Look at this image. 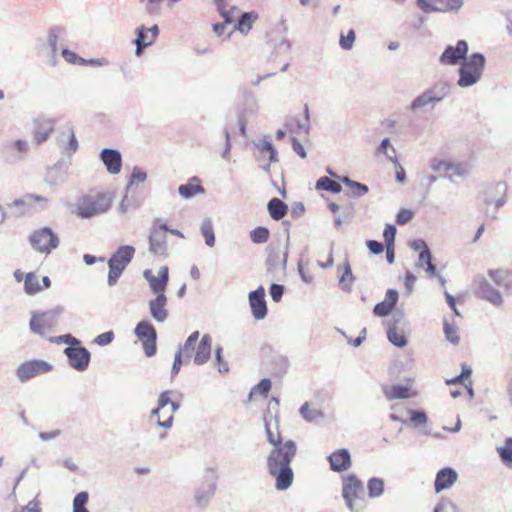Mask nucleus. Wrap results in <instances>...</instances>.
<instances>
[{
  "label": "nucleus",
  "mask_w": 512,
  "mask_h": 512,
  "mask_svg": "<svg viewBox=\"0 0 512 512\" xmlns=\"http://www.w3.org/2000/svg\"><path fill=\"white\" fill-rule=\"evenodd\" d=\"M266 438L272 449L267 455V471L275 479V488L278 491H285L291 487L294 480V472L291 462L297 453V445L293 440L283 442L275 422V431L271 424L265 423Z\"/></svg>",
  "instance_id": "nucleus-1"
},
{
  "label": "nucleus",
  "mask_w": 512,
  "mask_h": 512,
  "mask_svg": "<svg viewBox=\"0 0 512 512\" xmlns=\"http://www.w3.org/2000/svg\"><path fill=\"white\" fill-rule=\"evenodd\" d=\"M486 66V58L482 53H472L462 62L458 70L457 85L468 88L477 84L483 75Z\"/></svg>",
  "instance_id": "nucleus-2"
},
{
  "label": "nucleus",
  "mask_w": 512,
  "mask_h": 512,
  "mask_svg": "<svg viewBox=\"0 0 512 512\" xmlns=\"http://www.w3.org/2000/svg\"><path fill=\"white\" fill-rule=\"evenodd\" d=\"M363 490V483L356 475L349 474L343 479L342 496L351 512H360L366 507Z\"/></svg>",
  "instance_id": "nucleus-3"
},
{
  "label": "nucleus",
  "mask_w": 512,
  "mask_h": 512,
  "mask_svg": "<svg viewBox=\"0 0 512 512\" xmlns=\"http://www.w3.org/2000/svg\"><path fill=\"white\" fill-rule=\"evenodd\" d=\"M507 185L504 182H496L485 185L481 198L484 205L485 213L490 219L496 218L497 210L506 202Z\"/></svg>",
  "instance_id": "nucleus-4"
},
{
  "label": "nucleus",
  "mask_w": 512,
  "mask_h": 512,
  "mask_svg": "<svg viewBox=\"0 0 512 512\" xmlns=\"http://www.w3.org/2000/svg\"><path fill=\"white\" fill-rule=\"evenodd\" d=\"M112 198V194L109 192L84 196L78 200L76 212L82 218H91L105 213L111 206Z\"/></svg>",
  "instance_id": "nucleus-5"
},
{
  "label": "nucleus",
  "mask_w": 512,
  "mask_h": 512,
  "mask_svg": "<svg viewBox=\"0 0 512 512\" xmlns=\"http://www.w3.org/2000/svg\"><path fill=\"white\" fill-rule=\"evenodd\" d=\"M63 311L62 306H57L51 310L33 312L29 322L30 330L40 336L54 331L58 324V317Z\"/></svg>",
  "instance_id": "nucleus-6"
},
{
  "label": "nucleus",
  "mask_w": 512,
  "mask_h": 512,
  "mask_svg": "<svg viewBox=\"0 0 512 512\" xmlns=\"http://www.w3.org/2000/svg\"><path fill=\"white\" fill-rule=\"evenodd\" d=\"M47 203L46 197L28 193L8 204V212L14 217H21L43 210Z\"/></svg>",
  "instance_id": "nucleus-7"
},
{
  "label": "nucleus",
  "mask_w": 512,
  "mask_h": 512,
  "mask_svg": "<svg viewBox=\"0 0 512 512\" xmlns=\"http://www.w3.org/2000/svg\"><path fill=\"white\" fill-rule=\"evenodd\" d=\"M29 242L34 250L46 255L59 245L57 235L48 226L34 231L29 237Z\"/></svg>",
  "instance_id": "nucleus-8"
},
{
  "label": "nucleus",
  "mask_w": 512,
  "mask_h": 512,
  "mask_svg": "<svg viewBox=\"0 0 512 512\" xmlns=\"http://www.w3.org/2000/svg\"><path fill=\"white\" fill-rule=\"evenodd\" d=\"M473 291L481 299L491 303L495 307L503 305L502 294L482 275H477L473 282Z\"/></svg>",
  "instance_id": "nucleus-9"
},
{
  "label": "nucleus",
  "mask_w": 512,
  "mask_h": 512,
  "mask_svg": "<svg viewBox=\"0 0 512 512\" xmlns=\"http://www.w3.org/2000/svg\"><path fill=\"white\" fill-rule=\"evenodd\" d=\"M407 323L403 314L396 312L387 323V338L396 347L402 348L407 345L406 337Z\"/></svg>",
  "instance_id": "nucleus-10"
},
{
  "label": "nucleus",
  "mask_w": 512,
  "mask_h": 512,
  "mask_svg": "<svg viewBox=\"0 0 512 512\" xmlns=\"http://www.w3.org/2000/svg\"><path fill=\"white\" fill-rule=\"evenodd\" d=\"M52 365L44 360H31L20 364L16 370L18 380L25 383L32 378L48 373Z\"/></svg>",
  "instance_id": "nucleus-11"
},
{
  "label": "nucleus",
  "mask_w": 512,
  "mask_h": 512,
  "mask_svg": "<svg viewBox=\"0 0 512 512\" xmlns=\"http://www.w3.org/2000/svg\"><path fill=\"white\" fill-rule=\"evenodd\" d=\"M137 338L142 341L145 354L148 357L156 353V330L152 324L147 321H140L135 327Z\"/></svg>",
  "instance_id": "nucleus-12"
},
{
  "label": "nucleus",
  "mask_w": 512,
  "mask_h": 512,
  "mask_svg": "<svg viewBox=\"0 0 512 512\" xmlns=\"http://www.w3.org/2000/svg\"><path fill=\"white\" fill-rule=\"evenodd\" d=\"M418 7L425 13L432 12H457L463 4V0H416Z\"/></svg>",
  "instance_id": "nucleus-13"
},
{
  "label": "nucleus",
  "mask_w": 512,
  "mask_h": 512,
  "mask_svg": "<svg viewBox=\"0 0 512 512\" xmlns=\"http://www.w3.org/2000/svg\"><path fill=\"white\" fill-rule=\"evenodd\" d=\"M64 354L68 359L69 366L76 371L83 372L88 368L91 354L82 344L76 347H66Z\"/></svg>",
  "instance_id": "nucleus-14"
},
{
  "label": "nucleus",
  "mask_w": 512,
  "mask_h": 512,
  "mask_svg": "<svg viewBox=\"0 0 512 512\" xmlns=\"http://www.w3.org/2000/svg\"><path fill=\"white\" fill-rule=\"evenodd\" d=\"M468 53V43L465 40H459L455 46L448 45L441 56L439 62L442 65H457L462 62Z\"/></svg>",
  "instance_id": "nucleus-15"
},
{
  "label": "nucleus",
  "mask_w": 512,
  "mask_h": 512,
  "mask_svg": "<svg viewBox=\"0 0 512 512\" xmlns=\"http://www.w3.org/2000/svg\"><path fill=\"white\" fill-rule=\"evenodd\" d=\"M248 299L253 317L256 320L264 319L267 315V304L265 301V290L263 286H259L256 290L251 291Z\"/></svg>",
  "instance_id": "nucleus-16"
},
{
  "label": "nucleus",
  "mask_w": 512,
  "mask_h": 512,
  "mask_svg": "<svg viewBox=\"0 0 512 512\" xmlns=\"http://www.w3.org/2000/svg\"><path fill=\"white\" fill-rule=\"evenodd\" d=\"M143 277L148 282L150 289L155 294L160 295V293H164L167 287L169 279V269L167 266L161 267L158 272V276H155L151 270L146 269L143 272Z\"/></svg>",
  "instance_id": "nucleus-17"
},
{
  "label": "nucleus",
  "mask_w": 512,
  "mask_h": 512,
  "mask_svg": "<svg viewBox=\"0 0 512 512\" xmlns=\"http://www.w3.org/2000/svg\"><path fill=\"white\" fill-rule=\"evenodd\" d=\"M168 226H158L154 228L149 237L150 251L156 255H163L166 252V238Z\"/></svg>",
  "instance_id": "nucleus-18"
},
{
  "label": "nucleus",
  "mask_w": 512,
  "mask_h": 512,
  "mask_svg": "<svg viewBox=\"0 0 512 512\" xmlns=\"http://www.w3.org/2000/svg\"><path fill=\"white\" fill-rule=\"evenodd\" d=\"M100 159L111 175H116L121 171L122 156L118 150L105 148L100 153Z\"/></svg>",
  "instance_id": "nucleus-19"
},
{
  "label": "nucleus",
  "mask_w": 512,
  "mask_h": 512,
  "mask_svg": "<svg viewBox=\"0 0 512 512\" xmlns=\"http://www.w3.org/2000/svg\"><path fill=\"white\" fill-rule=\"evenodd\" d=\"M330 468L334 472L346 471L351 467V455L350 452L345 449H338L334 451L329 457Z\"/></svg>",
  "instance_id": "nucleus-20"
},
{
  "label": "nucleus",
  "mask_w": 512,
  "mask_h": 512,
  "mask_svg": "<svg viewBox=\"0 0 512 512\" xmlns=\"http://www.w3.org/2000/svg\"><path fill=\"white\" fill-rule=\"evenodd\" d=\"M399 294L394 289H388L385 295V299L377 303L373 309L376 316L385 317L388 316L395 308L398 302Z\"/></svg>",
  "instance_id": "nucleus-21"
},
{
  "label": "nucleus",
  "mask_w": 512,
  "mask_h": 512,
  "mask_svg": "<svg viewBox=\"0 0 512 512\" xmlns=\"http://www.w3.org/2000/svg\"><path fill=\"white\" fill-rule=\"evenodd\" d=\"M212 351V337L209 334H204L199 341L194 351L193 362L196 365L205 364L211 356Z\"/></svg>",
  "instance_id": "nucleus-22"
},
{
  "label": "nucleus",
  "mask_w": 512,
  "mask_h": 512,
  "mask_svg": "<svg viewBox=\"0 0 512 512\" xmlns=\"http://www.w3.org/2000/svg\"><path fill=\"white\" fill-rule=\"evenodd\" d=\"M166 303L167 298L164 293H160L155 299L149 301L150 313L158 323H163L168 317V311L165 309Z\"/></svg>",
  "instance_id": "nucleus-23"
},
{
  "label": "nucleus",
  "mask_w": 512,
  "mask_h": 512,
  "mask_svg": "<svg viewBox=\"0 0 512 512\" xmlns=\"http://www.w3.org/2000/svg\"><path fill=\"white\" fill-rule=\"evenodd\" d=\"M457 481V473L452 468L441 469L435 478L434 487L437 493L450 488Z\"/></svg>",
  "instance_id": "nucleus-24"
},
{
  "label": "nucleus",
  "mask_w": 512,
  "mask_h": 512,
  "mask_svg": "<svg viewBox=\"0 0 512 512\" xmlns=\"http://www.w3.org/2000/svg\"><path fill=\"white\" fill-rule=\"evenodd\" d=\"M135 254V248L130 245L120 246L110 257L109 262L123 269L131 262Z\"/></svg>",
  "instance_id": "nucleus-25"
},
{
  "label": "nucleus",
  "mask_w": 512,
  "mask_h": 512,
  "mask_svg": "<svg viewBox=\"0 0 512 512\" xmlns=\"http://www.w3.org/2000/svg\"><path fill=\"white\" fill-rule=\"evenodd\" d=\"M57 142L64 151H68L70 154L75 153L78 149V141L71 126H67L59 133Z\"/></svg>",
  "instance_id": "nucleus-26"
},
{
  "label": "nucleus",
  "mask_w": 512,
  "mask_h": 512,
  "mask_svg": "<svg viewBox=\"0 0 512 512\" xmlns=\"http://www.w3.org/2000/svg\"><path fill=\"white\" fill-rule=\"evenodd\" d=\"M426 92L437 105L450 95L451 85L445 80H438L431 87L427 88Z\"/></svg>",
  "instance_id": "nucleus-27"
},
{
  "label": "nucleus",
  "mask_w": 512,
  "mask_h": 512,
  "mask_svg": "<svg viewBox=\"0 0 512 512\" xmlns=\"http://www.w3.org/2000/svg\"><path fill=\"white\" fill-rule=\"evenodd\" d=\"M488 276L498 287L505 290L512 288V272L505 269H490Z\"/></svg>",
  "instance_id": "nucleus-28"
},
{
  "label": "nucleus",
  "mask_w": 512,
  "mask_h": 512,
  "mask_svg": "<svg viewBox=\"0 0 512 512\" xmlns=\"http://www.w3.org/2000/svg\"><path fill=\"white\" fill-rule=\"evenodd\" d=\"M144 31H145L144 26H140L139 28H137V38L135 39L137 55L140 54V51L143 48L151 45L154 42V40L156 39V37L159 33V28L157 25H153L151 28L147 29V32L150 33L149 41L145 40Z\"/></svg>",
  "instance_id": "nucleus-29"
},
{
  "label": "nucleus",
  "mask_w": 512,
  "mask_h": 512,
  "mask_svg": "<svg viewBox=\"0 0 512 512\" xmlns=\"http://www.w3.org/2000/svg\"><path fill=\"white\" fill-rule=\"evenodd\" d=\"M216 484L214 482L203 483L195 492V500L200 507H205L215 493Z\"/></svg>",
  "instance_id": "nucleus-30"
},
{
  "label": "nucleus",
  "mask_w": 512,
  "mask_h": 512,
  "mask_svg": "<svg viewBox=\"0 0 512 512\" xmlns=\"http://www.w3.org/2000/svg\"><path fill=\"white\" fill-rule=\"evenodd\" d=\"M54 129V123L48 119H38L34 129V136L38 144L46 141Z\"/></svg>",
  "instance_id": "nucleus-31"
},
{
  "label": "nucleus",
  "mask_w": 512,
  "mask_h": 512,
  "mask_svg": "<svg viewBox=\"0 0 512 512\" xmlns=\"http://www.w3.org/2000/svg\"><path fill=\"white\" fill-rule=\"evenodd\" d=\"M258 14L254 11L242 12L233 26L234 30H238L242 34H247L252 28V24L257 20Z\"/></svg>",
  "instance_id": "nucleus-32"
},
{
  "label": "nucleus",
  "mask_w": 512,
  "mask_h": 512,
  "mask_svg": "<svg viewBox=\"0 0 512 512\" xmlns=\"http://www.w3.org/2000/svg\"><path fill=\"white\" fill-rule=\"evenodd\" d=\"M396 227L397 226H386L383 232L386 247V259L389 263H393L395 258L394 242L396 236Z\"/></svg>",
  "instance_id": "nucleus-33"
},
{
  "label": "nucleus",
  "mask_w": 512,
  "mask_h": 512,
  "mask_svg": "<svg viewBox=\"0 0 512 512\" xmlns=\"http://www.w3.org/2000/svg\"><path fill=\"white\" fill-rule=\"evenodd\" d=\"M383 392L385 397L392 401L396 399H407L412 396V394L409 391V388L404 385H392L390 387L385 386L383 387Z\"/></svg>",
  "instance_id": "nucleus-34"
},
{
  "label": "nucleus",
  "mask_w": 512,
  "mask_h": 512,
  "mask_svg": "<svg viewBox=\"0 0 512 512\" xmlns=\"http://www.w3.org/2000/svg\"><path fill=\"white\" fill-rule=\"evenodd\" d=\"M253 143L262 154L267 153L269 155L270 163H276L279 161L278 152L272 145L269 136H264L263 138L254 141Z\"/></svg>",
  "instance_id": "nucleus-35"
},
{
  "label": "nucleus",
  "mask_w": 512,
  "mask_h": 512,
  "mask_svg": "<svg viewBox=\"0 0 512 512\" xmlns=\"http://www.w3.org/2000/svg\"><path fill=\"white\" fill-rule=\"evenodd\" d=\"M299 414L306 422L310 423L324 417V412L308 401L300 407Z\"/></svg>",
  "instance_id": "nucleus-36"
},
{
  "label": "nucleus",
  "mask_w": 512,
  "mask_h": 512,
  "mask_svg": "<svg viewBox=\"0 0 512 512\" xmlns=\"http://www.w3.org/2000/svg\"><path fill=\"white\" fill-rule=\"evenodd\" d=\"M429 105L434 107L436 104L434 103L432 98L429 96V94L426 92V90H424L421 94L416 96L411 101V103L407 109L410 110L411 112H417V111L424 109L425 107H427Z\"/></svg>",
  "instance_id": "nucleus-37"
},
{
  "label": "nucleus",
  "mask_w": 512,
  "mask_h": 512,
  "mask_svg": "<svg viewBox=\"0 0 512 512\" xmlns=\"http://www.w3.org/2000/svg\"><path fill=\"white\" fill-rule=\"evenodd\" d=\"M267 209L269 211L270 216L274 220L278 221L282 217H284L288 207L282 200L278 198H273L268 202Z\"/></svg>",
  "instance_id": "nucleus-38"
},
{
  "label": "nucleus",
  "mask_w": 512,
  "mask_h": 512,
  "mask_svg": "<svg viewBox=\"0 0 512 512\" xmlns=\"http://www.w3.org/2000/svg\"><path fill=\"white\" fill-rule=\"evenodd\" d=\"M429 422L427 414L423 410H411L410 418L408 420H402L405 425H412L415 428L425 427Z\"/></svg>",
  "instance_id": "nucleus-39"
},
{
  "label": "nucleus",
  "mask_w": 512,
  "mask_h": 512,
  "mask_svg": "<svg viewBox=\"0 0 512 512\" xmlns=\"http://www.w3.org/2000/svg\"><path fill=\"white\" fill-rule=\"evenodd\" d=\"M341 182L347 185L351 189L350 196L354 198H359L365 195L369 189L368 186L362 184L360 182L354 181L347 176H343L340 178Z\"/></svg>",
  "instance_id": "nucleus-40"
},
{
  "label": "nucleus",
  "mask_w": 512,
  "mask_h": 512,
  "mask_svg": "<svg viewBox=\"0 0 512 512\" xmlns=\"http://www.w3.org/2000/svg\"><path fill=\"white\" fill-rule=\"evenodd\" d=\"M315 188L317 190H325L336 194L342 191V186L340 183L326 176H323L317 180Z\"/></svg>",
  "instance_id": "nucleus-41"
},
{
  "label": "nucleus",
  "mask_w": 512,
  "mask_h": 512,
  "mask_svg": "<svg viewBox=\"0 0 512 512\" xmlns=\"http://www.w3.org/2000/svg\"><path fill=\"white\" fill-rule=\"evenodd\" d=\"M180 408L179 403L172 401L171 397L169 396V402L168 406L166 407V412H168L167 418L165 420H160V418L157 421V425L164 429H170L173 425L174 420V413L177 412V410Z\"/></svg>",
  "instance_id": "nucleus-42"
},
{
  "label": "nucleus",
  "mask_w": 512,
  "mask_h": 512,
  "mask_svg": "<svg viewBox=\"0 0 512 512\" xmlns=\"http://www.w3.org/2000/svg\"><path fill=\"white\" fill-rule=\"evenodd\" d=\"M200 336L199 331H194L190 336L186 339L185 343L182 346H179L177 351H181V355L185 357H191L193 352L196 349V342Z\"/></svg>",
  "instance_id": "nucleus-43"
},
{
  "label": "nucleus",
  "mask_w": 512,
  "mask_h": 512,
  "mask_svg": "<svg viewBox=\"0 0 512 512\" xmlns=\"http://www.w3.org/2000/svg\"><path fill=\"white\" fill-rule=\"evenodd\" d=\"M203 192L204 188L198 184L186 183L178 187V193L184 199H190L197 194H202Z\"/></svg>",
  "instance_id": "nucleus-44"
},
{
  "label": "nucleus",
  "mask_w": 512,
  "mask_h": 512,
  "mask_svg": "<svg viewBox=\"0 0 512 512\" xmlns=\"http://www.w3.org/2000/svg\"><path fill=\"white\" fill-rule=\"evenodd\" d=\"M471 172V165L468 162H450L449 178L454 176L464 177Z\"/></svg>",
  "instance_id": "nucleus-45"
},
{
  "label": "nucleus",
  "mask_w": 512,
  "mask_h": 512,
  "mask_svg": "<svg viewBox=\"0 0 512 512\" xmlns=\"http://www.w3.org/2000/svg\"><path fill=\"white\" fill-rule=\"evenodd\" d=\"M367 489L370 498H378L384 493V481L377 477L370 478Z\"/></svg>",
  "instance_id": "nucleus-46"
},
{
  "label": "nucleus",
  "mask_w": 512,
  "mask_h": 512,
  "mask_svg": "<svg viewBox=\"0 0 512 512\" xmlns=\"http://www.w3.org/2000/svg\"><path fill=\"white\" fill-rule=\"evenodd\" d=\"M24 289H25V292L29 295H33L42 290V287L39 284L38 278L36 277V275L34 273L30 272L25 276Z\"/></svg>",
  "instance_id": "nucleus-47"
},
{
  "label": "nucleus",
  "mask_w": 512,
  "mask_h": 512,
  "mask_svg": "<svg viewBox=\"0 0 512 512\" xmlns=\"http://www.w3.org/2000/svg\"><path fill=\"white\" fill-rule=\"evenodd\" d=\"M496 450L503 463H512V437L507 438L504 446L497 447Z\"/></svg>",
  "instance_id": "nucleus-48"
},
{
  "label": "nucleus",
  "mask_w": 512,
  "mask_h": 512,
  "mask_svg": "<svg viewBox=\"0 0 512 512\" xmlns=\"http://www.w3.org/2000/svg\"><path fill=\"white\" fill-rule=\"evenodd\" d=\"M169 394H171L170 391H164L159 395L158 398V406L152 410L151 417H156L157 420L161 419V412L166 413V407L168 406L169 402Z\"/></svg>",
  "instance_id": "nucleus-49"
},
{
  "label": "nucleus",
  "mask_w": 512,
  "mask_h": 512,
  "mask_svg": "<svg viewBox=\"0 0 512 512\" xmlns=\"http://www.w3.org/2000/svg\"><path fill=\"white\" fill-rule=\"evenodd\" d=\"M89 494L86 491L79 492L73 499V512H90L86 508Z\"/></svg>",
  "instance_id": "nucleus-50"
},
{
  "label": "nucleus",
  "mask_w": 512,
  "mask_h": 512,
  "mask_svg": "<svg viewBox=\"0 0 512 512\" xmlns=\"http://www.w3.org/2000/svg\"><path fill=\"white\" fill-rule=\"evenodd\" d=\"M433 512H459V507L450 499H441L434 507Z\"/></svg>",
  "instance_id": "nucleus-51"
},
{
  "label": "nucleus",
  "mask_w": 512,
  "mask_h": 512,
  "mask_svg": "<svg viewBox=\"0 0 512 512\" xmlns=\"http://www.w3.org/2000/svg\"><path fill=\"white\" fill-rule=\"evenodd\" d=\"M109 273L107 278V283L110 287L114 286L118 279L121 277L123 271L125 269L114 265L113 263L108 261Z\"/></svg>",
  "instance_id": "nucleus-52"
},
{
  "label": "nucleus",
  "mask_w": 512,
  "mask_h": 512,
  "mask_svg": "<svg viewBox=\"0 0 512 512\" xmlns=\"http://www.w3.org/2000/svg\"><path fill=\"white\" fill-rule=\"evenodd\" d=\"M250 236L254 243H264L268 239L269 231L264 226H257V228L251 231Z\"/></svg>",
  "instance_id": "nucleus-53"
},
{
  "label": "nucleus",
  "mask_w": 512,
  "mask_h": 512,
  "mask_svg": "<svg viewBox=\"0 0 512 512\" xmlns=\"http://www.w3.org/2000/svg\"><path fill=\"white\" fill-rule=\"evenodd\" d=\"M222 17L224 18V22L228 24L236 23L240 14L242 13L237 7H231L229 10L222 9L219 11Z\"/></svg>",
  "instance_id": "nucleus-54"
},
{
  "label": "nucleus",
  "mask_w": 512,
  "mask_h": 512,
  "mask_svg": "<svg viewBox=\"0 0 512 512\" xmlns=\"http://www.w3.org/2000/svg\"><path fill=\"white\" fill-rule=\"evenodd\" d=\"M444 333L446 339L452 344H457L459 342V336L457 333V327L453 324H450L448 321H444Z\"/></svg>",
  "instance_id": "nucleus-55"
},
{
  "label": "nucleus",
  "mask_w": 512,
  "mask_h": 512,
  "mask_svg": "<svg viewBox=\"0 0 512 512\" xmlns=\"http://www.w3.org/2000/svg\"><path fill=\"white\" fill-rule=\"evenodd\" d=\"M352 282H353V275H352L351 267H350L349 263H346L344 272L339 279V283L342 285L343 290L349 291Z\"/></svg>",
  "instance_id": "nucleus-56"
},
{
  "label": "nucleus",
  "mask_w": 512,
  "mask_h": 512,
  "mask_svg": "<svg viewBox=\"0 0 512 512\" xmlns=\"http://www.w3.org/2000/svg\"><path fill=\"white\" fill-rule=\"evenodd\" d=\"M355 31L353 29H350L347 33V35H340V46L344 50H351L355 41Z\"/></svg>",
  "instance_id": "nucleus-57"
},
{
  "label": "nucleus",
  "mask_w": 512,
  "mask_h": 512,
  "mask_svg": "<svg viewBox=\"0 0 512 512\" xmlns=\"http://www.w3.org/2000/svg\"><path fill=\"white\" fill-rule=\"evenodd\" d=\"M450 162L444 160L433 159L431 161V169L440 175L449 174Z\"/></svg>",
  "instance_id": "nucleus-58"
},
{
  "label": "nucleus",
  "mask_w": 512,
  "mask_h": 512,
  "mask_svg": "<svg viewBox=\"0 0 512 512\" xmlns=\"http://www.w3.org/2000/svg\"><path fill=\"white\" fill-rule=\"evenodd\" d=\"M50 340L53 342H56V343H61V342L66 343L69 345L68 347H76V346L82 344L79 339H77L76 337H74L71 334L60 335L58 337L51 338Z\"/></svg>",
  "instance_id": "nucleus-59"
},
{
  "label": "nucleus",
  "mask_w": 512,
  "mask_h": 512,
  "mask_svg": "<svg viewBox=\"0 0 512 512\" xmlns=\"http://www.w3.org/2000/svg\"><path fill=\"white\" fill-rule=\"evenodd\" d=\"M163 0H147L145 11L148 15H159L161 12Z\"/></svg>",
  "instance_id": "nucleus-60"
},
{
  "label": "nucleus",
  "mask_w": 512,
  "mask_h": 512,
  "mask_svg": "<svg viewBox=\"0 0 512 512\" xmlns=\"http://www.w3.org/2000/svg\"><path fill=\"white\" fill-rule=\"evenodd\" d=\"M146 179H147L146 172L139 167H134L131 177H130L128 187H130L134 183H143L146 181Z\"/></svg>",
  "instance_id": "nucleus-61"
},
{
  "label": "nucleus",
  "mask_w": 512,
  "mask_h": 512,
  "mask_svg": "<svg viewBox=\"0 0 512 512\" xmlns=\"http://www.w3.org/2000/svg\"><path fill=\"white\" fill-rule=\"evenodd\" d=\"M115 338V334L113 331H107L104 333L99 334L96 336L93 340V343L99 345V346H106L110 344Z\"/></svg>",
  "instance_id": "nucleus-62"
},
{
  "label": "nucleus",
  "mask_w": 512,
  "mask_h": 512,
  "mask_svg": "<svg viewBox=\"0 0 512 512\" xmlns=\"http://www.w3.org/2000/svg\"><path fill=\"white\" fill-rule=\"evenodd\" d=\"M271 389V380L268 378L262 379L256 386H254L251 390V394L259 393L261 395L266 396Z\"/></svg>",
  "instance_id": "nucleus-63"
},
{
  "label": "nucleus",
  "mask_w": 512,
  "mask_h": 512,
  "mask_svg": "<svg viewBox=\"0 0 512 512\" xmlns=\"http://www.w3.org/2000/svg\"><path fill=\"white\" fill-rule=\"evenodd\" d=\"M61 53H62L63 58L68 63L84 65L86 62L85 59L79 57L78 55H76V53H74L73 51H70L68 49H62Z\"/></svg>",
  "instance_id": "nucleus-64"
}]
</instances>
